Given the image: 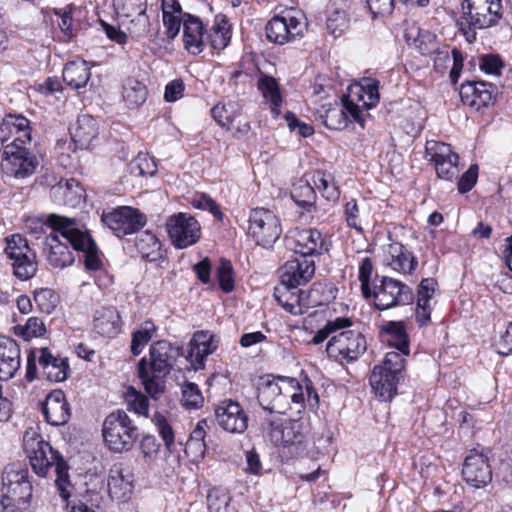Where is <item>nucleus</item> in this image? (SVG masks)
Listing matches in <instances>:
<instances>
[{
	"instance_id": "42",
	"label": "nucleus",
	"mask_w": 512,
	"mask_h": 512,
	"mask_svg": "<svg viewBox=\"0 0 512 512\" xmlns=\"http://www.w3.org/2000/svg\"><path fill=\"white\" fill-rule=\"evenodd\" d=\"M390 252L392 256L391 265L393 269L402 271L403 273H411L417 266L415 257L404 247L399 244H393L390 246Z\"/></svg>"
},
{
	"instance_id": "56",
	"label": "nucleus",
	"mask_w": 512,
	"mask_h": 512,
	"mask_svg": "<svg viewBox=\"0 0 512 512\" xmlns=\"http://www.w3.org/2000/svg\"><path fill=\"white\" fill-rule=\"evenodd\" d=\"M131 174L135 176H152L155 174L157 167L155 162L145 154H139L129 164Z\"/></svg>"
},
{
	"instance_id": "13",
	"label": "nucleus",
	"mask_w": 512,
	"mask_h": 512,
	"mask_svg": "<svg viewBox=\"0 0 512 512\" xmlns=\"http://www.w3.org/2000/svg\"><path fill=\"white\" fill-rule=\"evenodd\" d=\"M501 8V0H463L462 18L470 28H489L502 18Z\"/></svg>"
},
{
	"instance_id": "58",
	"label": "nucleus",
	"mask_w": 512,
	"mask_h": 512,
	"mask_svg": "<svg viewBox=\"0 0 512 512\" xmlns=\"http://www.w3.org/2000/svg\"><path fill=\"white\" fill-rule=\"evenodd\" d=\"M153 422L155 423L166 447L171 450L174 445V432L170 424L167 422L166 417L160 413H155L153 416Z\"/></svg>"
},
{
	"instance_id": "10",
	"label": "nucleus",
	"mask_w": 512,
	"mask_h": 512,
	"mask_svg": "<svg viewBox=\"0 0 512 512\" xmlns=\"http://www.w3.org/2000/svg\"><path fill=\"white\" fill-rule=\"evenodd\" d=\"M4 249L11 261L13 274L21 281L31 279L38 270L36 255L28 245L27 240L20 234H13L5 239Z\"/></svg>"
},
{
	"instance_id": "49",
	"label": "nucleus",
	"mask_w": 512,
	"mask_h": 512,
	"mask_svg": "<svg viewBox=\"0 0 512 512\" xmlns=\"http://www.w3.org/2000/svg\"><path fill=\"white\" fill-rule=\"evenodd\" d=\"M204 402L203 395L198 386L192 382H185L182 385L181 403L188 409H198Z\"/></svg>"
},
{
	"instance_id": "38",
	"label": "nucleus",
	"mask_w": 512,
	"mask_h": 512,
	"mask_svg": "<svg viewBox=\"0 0 512 512\" xmlns=\"http://www.w3.org/2000/svg\"><path fill=\"white\" fill-rule=\"evenodd\" d=\"M148 96L146 86L135 78H127L123 84L122 97L129 108H137L145 103Z\"/></svg>"
},
{
	"instance_id": "19",
	"label": "nucleus",
	"mask_w": 512,
	"mask_h": 512,
	"mask_svg": "<svg viewBox=\"0 0 512 512\" xmlns=\"http://www.w3.org/2000/svg\"><path fill=\"white\" fill-rule=\"evenodd\" d=\"M305 23L290 14L277 15L268 21L265 27L267 39L275 44L284 45L301 36Z\"/></svg>"
},
{
	"instance_id": "15",
	"label": "nucleus",
	"mask_w": 512,
	"mask_h": 512,
	"mask_svg": "<svg viewBox=\"0 0 512 512\" xmlns=\"http://www.w3.org/2000/svg\"><path fill=\"white\" fill-rule=\"evenodd\" d=\"M317 113L322 123L331 130L344 129L348 124L349 117L363 126L359 105L349 100L345 95L342 97V103L335 101L323 105Z\"/></svg>"
},
{
	"instance_id": "63",
	"label": "nucleus",
	"mask_w": 512,
	"mask_h": 512,
	"mask_svg": "<svg viewBox=\"0 0 512 512\" xmlns=\"http://www.w3.org/2000/svg\"><path fill=\"white\" fill-rule=\"evenodd\" d=\"M367 5L374 18L387 16L394 9V0H367Z\"/></svg>"
},
{
	"instance_id": "40",
	"label": "nucleus",
	"mask_w": 512,
	"mask_h": 512,
	"mask_svg": "<svg viewBox=\"0 0 512 512\" xmlns=\"http://www.w3.org/2000/svg\"><path fill=\"white\" fill-rule=\"evenodd\" d=\"M384 331L387 334L389 345L397 349L402 356L409 354V344L404 325L401 322H388Z\"/></svg>"
},
{
	"instance_id": "16",
	"label": "nucleus",
	"mask_w": 512,
	"mask_h": 512,
	"mask_svg": "<svg viewBox=\"0 0 512 512\" xmlns=\"http://www.w3.org/2000/svg\"><path fill=\"white\" fill-rule=\"evenodd\" d=\"M426 157L433 161L437 176L441 179L452 181L459 174L458 154L452 151L449 144L427 141L425 146Z\"/></svg>"
},
{
	"instance_id": "57",
	"label": "nucleus",
	"mask_w": 512,
	"mask_h": 512,
	"mask_svg": "<svg viewBox=\"0 0 512 512\" xmlns=\"http://www.w3.org/2000/svg\"><path fill=\"white\" fill-rule=\"evenodd\" d=\"M213 34L211 35V43L214 48L226 47L230 36L229 28L227 27V21L222 16L216 17L215 25L213 26Z\"/></svg>"
},
{
	"instance_id": "34",
	"label": "nucleus",
	"mask_w": 512,
	"mask_h": 512,
	"mask_svg": "<svg viewBox=\"0 0 512 512\" xmlns=\"http://www.w3.org/2000/svg\"><path fill=\"white\" fill-rule=\"evenodd\" d=\"M435 281L430 278L423 279L418 287L417 306L415 310L416 321L422 327L430 321V300L435 291Z\"/></svg>"
},
{
	"instance_id": "3",
	"label": "nucleus",
	"mask_w": 512,
	"mask_h": 512,
	"mask_svg": "<svg viewBox=\"0 0 512 512\" xmlns=\"http://www.w3.org/2000/svg\"><path fill=\"white\" fill-rule=\"evenodd\" d=\"M266 433L269 440L276 446L293 447L296 455H306L311 459L323 454L331 442L330 437H320L317 443L306 440L307 426L300 420H286L279 417L265 419Z\"/></svg>"
},
{
	"instance_id": "32",
	"label": "nucleus",
	"mask_w": 512,
	"mask_h": 512,
	"mask_svg": "<svg viewBox=\"0 0 512 512\" xmlns=\"http://www.w3.org/2000/svg\"><path fill=\"white\" fill-rule=\"evenodd\" d=\"M190 346L189 357L195 368L199 369L204 367V360L216 349L213 336L204 331L196 332L193 335Z\"/></svg>"
},
{
	"instance_id": "52",
	"label": "nucleus",
	"mask_w": 512,
	"mask_h": 512,
	"mask_svg": "<svg viewBox=\"0 0 512 512\" xmlns=\"http://www.w3.org/2000/svg\"><path fill=\"white\" fill-rule=\"evenodd\" d=\"M125 399L130 410H133L138 415H148L149 400L144 394L133 387H129L126 391Z\"/></svg>"
},
{
	"instance_id": "45",
	"label": "nucleus",
	"mask_w": 512,
	"mask_h": 512,
	"mask_svg": "<svg viewBox=\"0 0 512 512\" xmlns=\"http://www.w3.org/2000/svg\"><path fill=\"white\" fill-rule=\"evenodd\" d=\"M291 197L298 206L309 211L315 203L316 194L308 182L300 180L293 186Z\"/></svg>"
},
{
	"instance_id": "8",
	"label": "nucleus",
	"mask_w": 512,
	"mask_h": 512,
	"mask_svg": "<svg viewBox=\"0 0 512 512\" xmlns=\"http://www.w3.org/2000/svg\"><path fill=\"white\" fill-rule=\"evenodd\" d=\"M405 359L398 352H388L382 365L375 366L370 375V384L382 400H391L396 394L397 384L404 369Z\"/></svg>"
},
{
	"instance_id": "23",
	"label": "nucleus",
	"mask_w": 512,
	"mask_h": 512,
	"mask_svg": "<svg viewBox=\"0 0 512 512\" xmlns=\"http://www.w3.org/2000/svg\"><path fill=\"white\" fill-rule=\"evenodd\" d=\"M284 376L267 379L258 387V401L264 410L270 413H286V401L284 398L285 383L280 381Z\"/></svg>"
},
{
	"instance_id": "14",
	"label": "nucleus",
	"mask_w": 512,
	"mask_h": 512,
	"mask_svg": "<svg viewBox=\"0 0 512 512\" xmlns=\"http://www.w3.org/2000/svg\"><path fill=\"white\" fill-rule=\"evenodd\" d=\"M371 296L378 310H387L397 305L410 304L413 301L411 289L399 280L382 277L380 284L375 285Z\"/></svg>"
},
{
	"instance_id": "48",
	"label": "nucleus",
	"mask_w": 512,
	"mask_h": 512,
	"mask_svg": "<svg viewBox=\"0 0 512 512\" xmlns=\"http://www.w3.org/2000/svg\"><path fill=\"white\" fill-rule=\"evenodd\" d=\"M350 326H352V320L348 317H337L334 320H329L323 328L319 329L314 334L311 343L314 345L321 344L328 339L332 333L349 328Z\"/></svg>"
},
{
	"instance_id": "22",
	"label": "nucleus",
	"mask_w": 512,
	"mask_h": 512,
	"mask_svg": "<svg viewBox=\"0 0 512 512\" xmlns=\"http://www.w3.org/2000/svg\"><path fill=\"white\" fill-rule=\"evenodd\" d=\"M496 94V86L484 81L464 83L461 85L459 92L462 103L475 110L493 105Z\"/></svg>"
},
{
	"instance_id": "28",
	"label": "nucleus",
	"mask_w": 512,
	"mask_h": 512,
	"mask_svg": "<svg viewBox=\"0 0 512 512\" xmlns=\"http://www.w3.org/2000/svg\"><path fill=\"white\" fill-rule=\"evenodd\" d=\"M277 302L290 314L302 315L310 307L308 294L297 288H292L282 282L274 289Z\"/></svg>"
},
{
	"instance_id": "7",
	"label": "nucleus",
	"mask_w": 512,
	"mask_h": 512,
	"mask_svg": "<svg viewBox=\"0 0 512 512\" xmlns=\"http://www.w3.org/2000/svg\"><path fill=\"white\" fill-rule=\"evenodd\" d=\"M24 139L15 137L6 144L1 160V169L9 177L25 179L36 172L39 159L27 146Z\"/></svg>"
},
{
	"instance_id": "17",
	"label": "nucleus",
	"mask_w": 512,
	"mask_h": 512,
	"mask_svg": "<svg viewBox=\"0 0 512 512\" xmlns=\"http://www.w3.org/2000/svg\"><path fill=\"white\" fill-rule=\"evenodd\" d=\"M102 221L116 236L123 237L143 228L146 218L137 209L122 206L104 213Z\"/></svg>"
},
{
	"instance_id": "25",
	"label": "nucleus",
	"mask_w": 512,
	"mask_h": 512,
	"mask_svg": "<svg viewBox=\"0 0 512 512\" xmlns=\"http://www.w3.org/2000/svg\"><path fill=\"white\" fill-rule=\"evenodd\" d=\"M289 244L293 247L296 254L300 256H312L321 254L324 247L322 234L312 228L295 229L289 237Z\"/></svg>"
},
{
	"instance_id": "33",
	"label": "nucleus",
	"mask_w": 512,
	"mask_h": 512,
	"mask_svg": "<svg viewBox=\"0 0 512 512\" xmlns=\"http://www.w3.org/2000/svg\"><path fill=\"white\" fill-rule=\"evenodd\" d=\"M120 319L114 307H101L95 312L94 329L103 336L113 337L120 332Z\"/></svg>"
},
{
	"instance_id": "54",
	"label": "nucleus",
	"mask_w": 512,
	"mask_h": 512,
	"mask_svg": "<svg viewBox=\"0 0 512 512\" xmlns=\"http://www.w3.org/2000/svg\"><path fill=\"white\" fill-rule=\"evenodd\" d=\"M285 383L284 398L286 401V409L288 408L289 402L291 401L295 405L302 406L304 402V395L299 382L291 377H283L280 379Z\"/></svg>"
},
{
	"instance_id": "18",
	"label": "nucleus",
	"mask_w": 512,
	"mask_h": 512,
	"mask_svg": "<svg viewBox=\"0 0 512 512\" xmlns=\"http://www.w3.org/2000/svg\"><path fill=\"white\" fill-rule=\"evenodd\" d=\"M166 225L169 236L177 248H187L195 244L200 238L201 232L198 221L186 213L170 216Z\"/></svg>"
},
{
	"instance_id": "2",
	"label": "nucleus",
	"mask_w": 512,
	"mask_h": 512,
	"mask_svg": "<svg viewBox=\"0 0 512 512\" xmlns=\"http://www.w3.org/2000/svg\"><path fill=\"white\" fill-rule=\"evenodd\" d=\"M23 448L37 475L45 477L49 469L55 467V486L60 497L67 501L72 494L73 485L68 473L69 466L63 457L34 431H27L24 434Z\"/></svg>"
},
{
	"instance_id": "44",
	"label": "nucleus",
	"mask_w": 512,
	"mask_h": 512,
	"mask_svg": "<svg viewBox=\"0 0 512 512\" xmlns=\"http://www.w3.org/2000/svg\"><path fill=\"white\" fill-rule=\"evenodd\" d=\"M2 124L7 131V135L15 134L17 137H21L25 142H31V132L29 127V121L21 115H7L3 120Z\"/></svg>"
},
{
	"instance_id": "43",
	"label": "nucleus",
	"mask_w": 512,
	"mask_h": 512,
	"mask_svg": "<svg viewBox=\"0 0 512 512\" xmlns=\"http://www.w3.org/2000/svg\"><path fill=\"white\" fill-rule=\"evenodd\" d=\"M136 247L142 257L149 261H155L160 256L161 243L157 237L149 231H145L137 237Z\"/></svg>"
},
{
	"instance_id": "6",
	"label": "nucleus",
	"mask_w": 512,
	"mask_h": 512,
	"mask_svg": "<svg viewBox=\"0 0 512 512\" xmlns=\"http://www.w3.org/2000/svg\"><path fill=\"white\" fill-rule=\"evenodd\" d=\"M102 434L110 451L123 453L134 446L138 439V428L125 411L117 410L105 418Z\"/></svg>"
},
{
	"instance_id": "62",
	"label": "nucleus",
	"mask_w": 512,
	"mask_h": 512,
	"mask_svg": "<svg viewBox=\"0 0 512 512\" xmlns=\"http://www.w3.org/2000/svg\"><path fill=\"white\" fill-rule=\"evenodd\" d=\"M285 120L287 122V125H288L289 129L292 132L297 131V133L300 136L304 137V138L309 137V136H311L314 133V129H313V127L311 125H309V124H307L305 122L300 121L291 112H288L285 115Z\"/></svg>"
},
{
	"instance_id": "35",
	"label": "nucleus",
	"mask_w": 512,
	"mask_h": 512,
	"mask_svg": "<svg viewBox=\"0 0 512 512\" xmlns=\"http://www.w3.org/2000/svg\"><path fill=\"white\" fill-rule=\"evenodd\" d=\"M184 14L180 4L175 0L163 1V24L169 39H174L178 35L183 25Z\"/></svg>"
},
{
	"instance_id": "31",
	"label": "nucleus",
	"mask_w": 512,
	"mask_h": 512,
	"mask_svg": "<svg viewBox=\"0 0 512 512\" xmlns=\"http://www.w3.org/2000/svg\"><path fill=\"white\" fill-rule=\"evenodd\" d=\"M379 82L373 78H363L359 84L351 87L346 96L349 100L360 101L366 109L375 107L379 102Z\"/></svg>"
},
{
	"instance_id": "61",
	"label": "nucleus",
	"mask_w": 512,
	"mask_h": 512,
	"mask_svg": "<svg viewBox=\"0 0 512 512\" xmlns=\"http://www.w3.org/2000/svg\"><path fill=\"white\" fill-rule=\"evenodd\" d=\"M347 26V16L344 11L335 10L327 19V29L334 36H339Z\"/></svg>"
},
{
	"instance_id": "51",
	"label": "nucleus",
	"mask_w": 512,
	"mask_h": 512,
	"mask_svg": "<svg viewBox=\"0 0 512 512\" xmlns=\"http://www.w3.org/2000/svg\"><path fill=\"white\" fill-rule=\"evenodd\" d=\"M15 331L25 340H30L34 337L43 336L46 333V326L41 318L30 317L25 325L16 326Z\"/></svg>"
},
{
	"instance_id": "50",
	"label": "nucleus",
	"mask_w": 512,
	"mask_h": 512,
	"mask_svg": "<svg viewBox=\"0 0 512 512\" xmlns=\"http://www.w3.org/2000/svg\"><path fill=\"white\" fill-rule=\"evenodd\" d=\"M34 301L43 313L50 314L59 302L58 295L49 288H41L34 292Z\"/></svg>"
},
{
	"instance_id": "9",
	"label": "nucleus",
	"mask_w": 512,
	"mask_h": 512,
	"mask_svg": "<svg viewBox=\"0 0 512 512\" xmlns=\"http://www.w3.org/2000/svg\"><path fill=\"white\" fill-rule=\"evenodd\" d=\"M37 364L42 375L50 382H62L68 376L69 365L65 358L52 354L47 347L31 350L27 357L26 378L33 381L37 375Z\"/></svg>"
},
{
	"instance_id": "46",
	"label": "nucleus",
	"mask_w": 512,
	"mask_h": 512,
	"mask_svg": "<svg viewBox=\"0 0 512 512\" xmlns=\"http://www.w3.org/2000/svg\"><path fill=\"white\" fill-rule=\"evenodd\" d=\"M157 328L151 321H145L140 328L133 332L131 341V352L134 356H138L143 347L152 339Z\"/></svg>"
},
{
	"instance_id": "64",
	"label": "nucleus",
	"mask_w": 512,
	"mask_h": 512,
	"mask_svg": "<svg viewBox=\"0 0 512 512\" xmlns=\"http://www.w3.org/2000/svg\"><path fill=\"white\" fill-rule=\"evenodd\" d=\"M498 354L507 356L512 354V322L506 330L500 334L499 340L495 343Z\"/></svg>"
},
{
	"instance_id": "47",
	"label": "nucleus",
	"mask_w": 512,
	"mask_h": 512,
	"mask_svg": "<svg viewBox=\"0 0 512 512\" xmlns=\"http://www.w3.org/2000/svg\"><path fill=\"white\" fill-rule=\"evenodd\" d=\"M229 493L221 488H212L207 495V503L210 512H235L230 506Z\"/></svg>"
},
{
	"instance_id": "12",
	"label": "nucleus",
	"mask_w": 512,
	"mask_h": 512,
	"mask_svg": "<svg viewBox=\"0 0 512 512\" xmlns=\"http://www.w3.org/2000/svg\"><path fill=\"white\" fill-rule=\"evenodd\" d=\"M282 233L277 215L266 208H255L249 214L248 234L257 245L270 248Z\"/></svg>"
},
{
	"instance_id": "26",
	"label": "nucleus",
	"mask_w": 512,
	"mask_h": 512,
	"mask_svg": "<svg viewBox=\"0 0 512 512\" xmlns=\"http://www.w3.org/2000/svg\"><path fill=\"white\" fill-rule=\"evenodd\" d=\"M107 486L112 498L123 499L133 489V473L130 467L122 462L114 463L109 469Z\"/></svg>"
},
{
	"instance_id": "21",
	"label": "nucleus",
	"mask_w": 512,
	"mask_h": 512,
	"mask_svg": "<svg viewBox=\"0 0 512 512\" xmlns=\"http://www.w3.org/2000/svg\"><path fill=\"white\" fill-rule=\"evenodd\" d=\"M217 424L229 433H243L248 427V416L239 403L224 400L215 408Z\"/></svg>"
},
{
	"instance_id": "36",
	"label": "nucleus",
	"mask_w": 512,
	"mask_h": 512,
	"mask_svg": "<svg viewBox=\"0 0 512 512\" xmlns=\"http://www.w3.org/2000/svg\"><path fill=\"white\" fill-rule=\"evenodd\" d=\"M97 135L98 127L96 120L92 116L86 114L79 116L72 134L74 142L81 148L87 149Z\"/></svg>"
},
{
	"instance_id": "39",
	"label": "nucleus",
	"mask_w": 512,
	"mask_h": 512,
	"mask_svg": "<svg viewBox=\"0 0 512 512\" xmlns=\"http://www.w3.org/2000/svg\"><path fill=\"white\" fill-rule=\"evenodd\" d=\"M257 87L262 93L263 98L271 105V110L275 114H279V107L282 102L280 88L277 80L268 75H261L257 82Z\"/></svg>"
},
{
	"instance_id": "5",
	"label": "nucleus",
	"mask_w": 512,
	"mask_h": 512,
	"mask_svg": "<svg viewBox=\"0 0 512 512\" xmlns=\"http://www.w3.org/2000/svg\"><path fill=\"white\" fill-rule=\"evenodd\" d=\"M28 469L12 464L2 474L1 506L4 512H18L29 507L32 484L28 480Z\"/></svg>"
},
{
	"instance_id": "1",
	"label": "nucleus",
	"mask_w": 512,
	"mask_h": 512,
	"mask_svg": "<svg viewBox=\"0 0 512 512\" xmlns=\"http://www.w3.org/2000/svg\"><path fill=\"white\" fill-rule=\"evenodd\" d=\"M51 232L46 236L45 246L48 248L47 260L54 268H65L74 262L72 252L60 237L70 243L73 249L84 253V264L88 270H99L102 261L96 243L89 233L79 227L78 222L58 214L48 215L46 222Z\"/></svg>"
},
{
	"instance_id": "29",
	"label": "nucleus",
	"mask_w": 512,
	"mask_h": 512,
	"mask_svg": "<svg viewBox=\"0 0 512 512\" xmlns=\"http://www.w3.org/2000/svg\"><path fill=\"white\" fill-rule=\"evenodd\" d=\"M20 368V348L15 340L0 337V380L13 378Z\"/></svg>"
},
{
	"instance_id": "24",
	"label": "nucleus",
	"mask_w": 512,
	"mask_h": 512,
	"mask_svg": "<svg viewBox=\"0 0 512 512\" xmlns=\"http://www.w3.org/2000/svg\"><path fill=\"white\" fill-rule=\"evenodd\" d=\"M315 272L314 262L304 256L288 260L281 268L280 279L285 285L297 288L307 284Z\"/></svg>"
},
{
	"instance_id": "55",
	"label": "nucleus",
	"mask_w": 512,
	"mask_h": 512,
	"mask_svg": "<svg viewBox=\"0 0 512 512\" xmlns=\"http://www.w3.org/2000/svg\"><path fill=\"white\" fill-rule=\"evenodd\" d=\"M216 276L219 286L225 293H229L234 289L233 267L228 260H221L217 269Z\"/></svg>"
},
{
	"instance_id": "30",
	"label": "nucleus",
	"mask_w": 512,
	"mask_h": 512,
	"mask_svg": "<svg viewBox=\"0 0 512 512\" xmlns=\"http://www.w3.org/2000/svg\"><path fill=\"white\" fill-rule=\"evenodd\" d=\"M204 26L201 20L191 14L185 13L183 20L184 48L193 55H197L204 48Z\"/></svg>"
},
{
	"instance_id": "59",
	"label": "nucleus",
	"mask_w": 512,
	"mask_h": 512,
	"mask_svg": "<svg viewBox=\"0 0 512 512\" xmlns=\"http://www.w3.org/2000/svg\"><path fill=\"white\" fill-rule=\"evenodd\" d=\"M373 272V264L369 257H365L359 267V281L364 298L371 297L370 278Z\"/></svg>"
},
{
	"instance_id": "4",
	"label": "nucleus",
	"mask_w": 512,
	"mask_h": 512,
	"mask_svg": "<svg viewBox=\"0 0 512 512\" xmlns=\"http://www.w3.org/2000/svg\"><path fill=\"white\" fill-rule=\"evenodd\" d=\"M150 360L145 357L138 363V376L145 388V391L154 399L164 392L162 379L168 375L173 368L179 349L167 341H158L150 347Z\"/></svg>"
},
{
	"instance_id": "60",
	"label": "nucleus",
	"mask_w": 512,
	"mask_h": 512,
	"mask_svg": "<svg viewBox=\"0 0 512 512\" xmlns=\"http://www.w3.org/2000/svg\"><path fill=\"white\" fill-rule=\"evenodd\" d=\"M344 215L349 227L357 231H362L360 209L355 199L346 202Z\"/></svg>"
},
{
	"instance_id": "27",
	"label": "nucleus",
	"mask_w": 512,
	"mask_h": 512,
	"mask_svg": "<svg viewBox=\"0 0 512 512\" xmlns=\"http://www.w3.org/2000/svg\"><path fill=\"white\" fill-rule=\"evenodd\" d=\"M42 412L46 421L53 426L64 425L70 419V407L60 389L51 391L43 403Z\"/></svg>"
},
{
	"instance_id": "41",
	"label": "nucleus",
	"mask_w": 512,
	"mask_h": 512,
	"mask_svg": "<svg viewBox=\"0 0 512 512\" xmlns=\"http://www.w3.org/2000/svg\"><path fill=\"white\" fill-rule=\"evenodd\" d=\"M241 107L237 102L229 101L223 104H217L212 108V116L217 123L226 128L230 129L237 117L240 116Z\"/></svg>"
},
{
	"instance_id": "20",
	"label": "nucleus",
	"mask_w": 512,
	"mask_h": 512,
	"mask_svg": "<svg viewBox=\"0 0 512 512\" xmlns=\"http://www.w3.org/2000/svg\"><path fill=\"white\" fill-rule=\"evenodd\" d=\"M462 475L466 483L475 488L487 486L492 481V469L487 456L471 450L465 457Z\"/></svg>"
},
{
	"instance_id": "53",
	"label": "nucleus",
	"mask_w": 512,
	"mask_h": 512,
	"mask_svg": "<svg viewBox=\"0 0 512 512\" xmlns=\"http://www.w3.org/2000/svg\"><path fill=\"white\" fill-rule=\"evenodd\" d=\"M315 185L321 192L322 196L325 197L328 201L338 200L340 191L335 185L331 175H326L325 173L319 172L317 175V180L315 181Z\"/></svg>"
},
{
	"instance_id": "37",
	"label": "nucleus",
	"mask_w": 512,
	"mask_h": 512,
	"mask_svg": "<svg viewBox=\"0 0 512 512\" xmlns=\"http://www.w3.org/2000/svg\"><path fill=\"white\" fill-rule=\"evenodd\" d=\"M89 79L90 69L85 61L69 62L63 69V80L76 90L85 87Z\"/></svg>"
},
{
	"instance_id": "11",
	"label": "nucleus",
	"mask_w": 512,
	"mask_h": 512,
	"mask_svg": "<svg viewBox=\"0 0 512 512\" xmlns=\"http://www.w3.org/2000/svg\"><path fill=\"white\" fill-rule=\"evenodd\" d=\"M367 349L364 335L356 330H346L333 335L327 342L330 359L343 363L356 361Z\"/></svg>"
}]
</instances>
